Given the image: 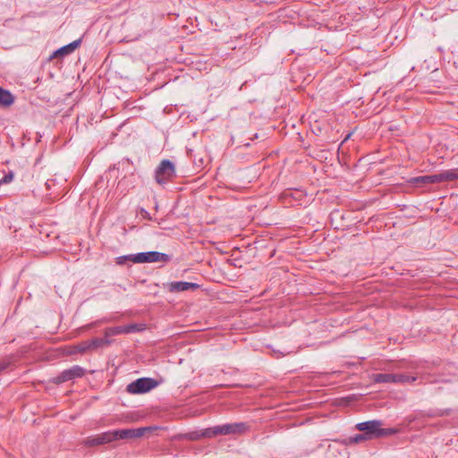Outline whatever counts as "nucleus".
I'll use <instances>...</instances> for the list:
<instances>
[{
	"instance_id": "f257e3e1",
	"label": "nucleus",
	"mask_w": 458,
	"mask_h": 458,
	"mask_svg": "<svg viewBox=\"0 0 458 458\" xmlns=\"http://www.w3.org/2000/svg\"><path fill=\"white\" fill-rule=\"evenodd\" d=\"M382 425H383V423L381 420H373L360 422V423L356 424L355 428L360 431H363L368 437H369V439L372 437H381L394 435L396 433V429L392 428H381Z\"/></svg>"
},
{
	"instance_id": "f03ea898",
	"label": "nucleus",
	"mask_w": 458,
	"mask_h": 458,
	"mask_svg": "<svg viewBox=\"0 0 458 458\" xmlns=\"http://www.w3.org/2000/svg\"><path fill=\"white\" fill-rule=\"evenodd\" d=\"M157 427H142L138 428H123L112 430L114 442L123 439H133L143 437L146 433L153 432Z\"/></svg>"
},
{
	"instance_id": "7ed1b4c3",
	"label": "nucleus",
	"mask_w": 458,
	"mask_h": 458,
	"mask_svg": "<svg viewBox=\"0 0 458 458\" xmlns=\"http://www.w3.org/2000/svg\"><path fill=\"white\" fill-rule=\"evenodd\" d=\"M158 386L157 381L151 377H140L126 386V391L131 394L148 393Z\"/></svg>"
},
{
	"instance_id": "20e7f679",
	"label": "nucleus",
	"mask_w": 458,
	"mask_h": 458,
	"mask_svg": "<svg viewBox=\"0 0 458 458\" xmlns=\"http://www.w3.org/2000/svg\"><path fill=\"white\" fill-rule=\"evenodd\" d=\"M213 437L219 435H240L248 429V426L244 422L227 423L211 427Z\"/></svg>"
},
{
	"instance_id": "39448f33",
	"label": "nucleus",
	"mask_w": 458,
	"mask_h": 458,
	"mask_svg": "<svg viewBox=\"0 0 458 458\" xmlns=\"http://www.w3.org/2000/svg\"><path fill=\"white\" fill-rule=\"evenodd\" d=\"M169 259L167 254L158 251L139 252L133 255V263L167 262Z\"/></svg>"
},
{
	"instance_id": "423d86ee",
	"label": "nucleus",
	"mask_w": 458,
	"mask_h": 458,
	"mask_svg": "<svg viewBox=\"0 0 458 458\" xmlns=\"http://www.w3.org/2000/svg\"><path fill=\"white\" fill-rule=\"evenodd\" d=\"M174 164L171 161L165 159L161 161L156 170V181L159 184L165 183L174 175Z\"/></svg>"
},
{
	"instance_id": "0eeeda50",
	"label": "nucleus",
	"mask_w": 458,
	"mask_h": 458,
	"mask_svg": "<svg viewBox=\"0 0 458 458\" xmlns=\"http://www.w3.org/2000/svg\"><path fill=\"white\" fill-rule=\"evenodd\" d=\"M144 330V325L141 324H129L125 326H119L114 327H107L105 329L104 336L106 339L113 335H122V334H131L135 332H140Z\"/></svg>"
},
{
	"instance_id": "6e6552de",
	"label": "nucleus",
	"mask_w": 458,
	"mask_h": 458,
	"mask_svg": "<svg viewBox=\"0 0 458 458\" xmlns=\"http://www.w3.org/2000/svg\"><path fill=\"white\" fill-rule=\"evenodd\" d=\"M84 369L75 365L72 368L64 370L61 372L55 379V382L57 384H61L66 381L72 380L77 377H81L84 375Z\"/></svg>"
},
{
	"instance_id": "1a4fd4ad",
	"label": "nucleus",
	"mask_w": 458,
	"mask_h": 458,
	"mask_svg": "<svg viewBox=\"0 0 458 458\" xmlns=\"http://www.w3.org/2000/svg\"><path fill=\"white\" fill-rule=\"evenodd\" d=\"M114 442L112 430L103 432L98 435L91 436L84 440V445L87 446H96Z\"/></svg>"
},
{
	"instance_id": "9d476101",
	"label": "nucleus",
	"mask_w": 458,
	"mask_h": 458,
	"mask_svg": "<svg viewBox=\"0 0 458 458\" xmlns=\"http://www.w3.org/2000/svg\"><path fill=\"white\" fill-rule=\"evenodd\" d=\"M165 287L171 293H180L189 290H196L199 288V285L195 283L189 282H171L165 284Z\"/></svg>"
},
{
	"instance_id": "9b49d317",
	"label": "nucleus",
	"mask_w": 458,
	"mask_h": 458,
	"mask_svg": "<svg viewBox=\"0 0 458 458\" xmlns=\"http://www.w3.org/2000/svg\"><path fill=\"white\" fill-rule=\"evenodd\" d=\"M81 43V39L74 40L73 42L60 47L54 52L53 57L64 56L72 54Z\"/></svg>"
},
{
	"instance_id": "f8f14e48",
	"label": "nucleus",
	"mask_w": 458,
	"mask_h": 458,
	"mask_svg": "<svg viewBox=\"0 0 458 458\" xmlns=\"http://www.w3.org/2000/svg\"><path fill=\"white\" fill-rule=\"evenodd\" d=\"M186 439H189V440H192V441H196V440H199L202 437H206V438H212L214 437H213V433H212V428H204L200 431H191V432H189L185 435L184 437Z\"/></svg>"
},
{
	"instance_id": "ddd939ff",
	"label": "nucleus",
	"mask_w": 458,
	"mask_h": 458,
	"mask_svg": "<svg viewBox=\"0 0 458 458\" xmlns=\"http://www.w3.org/2000/svg\"><path fill=\"white\" fill-rule=\"evenodd\" d=\"M437 178V182L454 181L458 179V171L457 170H446L440 174H436Z\"/></svg>"
},
{
	"instance_id": "4468645a",
	"label": "nucleus",
	"mask_w": 458,
	"mask_h": 458,
	"mask_svg": "<svg viewBox=\"0 0 458 458\" xmlns=\"http://www.w3.org/2000/svg\"><path fill=\"white\" fill-rule=\"evenodd\" d=\"M13 101L14 98L12 93L0 87V106L7 107L10 106Z\"/></svg>"
},
{
	"instance_id": "2eb2a0df",
	"label": "nucleus",
	"mask_w": 458,
	"mask_h": 458,
	"mask_svg": "<svg viewBox=\"0 0 458 458\" xmlns=\"http://www.w3.org/2000/svg\"><path fill=\"white\" fill-rule=\"evenodd\" d=\"M415 184H431L437 182L436 174L415 177L411 180Z\"/></svg>"
},
{
	"instance_id": "dca6fc26",
	"label": "nucleus",
	"mask_w": 458,
	"mask_h": 458,
	"mask_svg": "<svg viewBox=\"0 0 458 458\" xmlns=\"http://www.w3.org/2000/svg\"><path fill=\"white\" fill-rule=\"evenodd\" d=\"M112 340L104 338H93L89 340L91 351L109 345Z\"/></svg>"
},
{
	"instance_id": "f3484780",
	"label": "nucleus",
	"mask_w": 458,
	"mask_h": 458,
	"mask_svg": "<svg viewBox=\"0 0 458 458\" xmlns=\"http://www.w3.org/2000/svg\"><path fill=\"white\" fill-rule=\"evenodd\" d=\"M394 374L392 373H377L372 375V380L375 383H393Z\"/></svg>"
},
{
	"instance_id": "a211bd4d",
	"label": "nucleus",
	"mask_w": 458,
	"mask_h": 458,
	"mask_svg": "<svg viewBox=\"0 0 458 458\" xmlns=\"http://www.w3.org/2000/svg\"><path fill=\"white\" fill-rule=\"evenodd\" d=\"M416 379H417L416 377L409 376L406 374H394L393 383H394V384L412 383Z\"/></svg>"
},
{
	"instance_id": "6ab92c4d",
	"label": "nucleus",
	"mask_w": 458,
	"mask_h": 458,
	"mask_svg": "<svg viewBox=\"0 0 458 458\" xmlns=\"http://www.w3.org/2000/svg\"><path fill=\"white\" fill-rule=\"evenodd\" d=\"M368 439H369V437H368L365 433L357 434L354 437H351L348 438V444H358Z\"/></svg>"
},
{
	"instance_id": "aec40b11",
	"label": "nucleus",
	"mask_w": 458,
	"mask_h": 458,
	"mask_svg": "<svg viewBox=\"0 0 458 458\" xmlns=\"http://www.w3.org/2000/svg\"><path fill=\"white\" fill-rule=\"evenodd\" d=\"M76 348H77L78 352H81V353L86 352L88 351H91L90 344H89V340L80 343L76 346Z\"/></svg>"
},
{
	"instance_id": "412c9836",
	"label": "nucleus",
	"mask_w": 458,
	"mask_h": 458,
	"mask_svg": "<svg viewBox=\"0 0 458 458\" xmlns=\"http://www.w3.org/2000/svg\"><path fill=\"white\" fill-rule=\"evenodd\" d=\"M133 255L134 254H130V255H124V256L118 257L116 259V264L123 265L126 261L133 262Z\"/></svg>"
},
{
	"instance_id": "4be33fe9",
	"label": "nucleus",
	"mask_w": 458,
	"mask_h": 458,
	"mask_svg": "<svg viewBox=\"0 0 458 458\" xmlns=\"http://www.w3.org/2000/svg\"><path fill=\"white\" fill-rule=\"evenodd\" d=\"M14 178V174L13 172L10 171L8 174H6L1 180H0V184H6V183H10L11 182H13Z\"/></svg>"
},
{
	"instance_id": "5701e85b",
	"label": "nucleus",
	"mask_w": 458,
	"mask_h": 458,
	"mask_svg": "<svg viewBox=\"0 0 458 458\" xmlns=\"http://www.w3.org/2000/svg\"><path fill=\"white\" fill-rule=\"evenodd\" d=\"M449 414V410H445V411H437L432 414H428V416H445V415H447Z\"/></svg>"
},
{
	"instance_id": "b1692460",
	"label": "nucleus",
	"mask_w": 458,
	"mask_h": 458,
	"mask_svg": "<svg viewBox=\"0 0 458 458\" xmlns=\"http://www.w3.org/2000/svg\"><path fill=\"white\" fill-rule=\"evenodd\" d=\"M5 368H6V365H4H4H0V371L4 370Z\"/></svg>"
},
{
	"instance_id": "393cba45",
	"label": "nucleus",
	"mask_w": 458,
	"mask_h": 458,
	"mask_svg": "<svg viewBox=\"0 0 458 458\" xmlns=\"http://www.w3.org/2000/svg\"><path fill=\"white\" fill-rule=\"evenodd\" d=\"M95 325H97V322H94V323L89 325L88 327H90L95 326Z\"/></svg>"
},
{
	"instance_id": "a878e982",
	"label": "nucleus",
	"mask_w": 458,
	"mask_h": 458,
	"mask_svg": "<svg viewBox=\"0 0 458 458\" xmlns=\"http://www.w3.org/2000/svg\"><path fill=\"white\" fill-rule=\"evenodd\" d=\"M350 134L346 136L345 140L350 138Z\"/></svg>"
}]
</instances>
